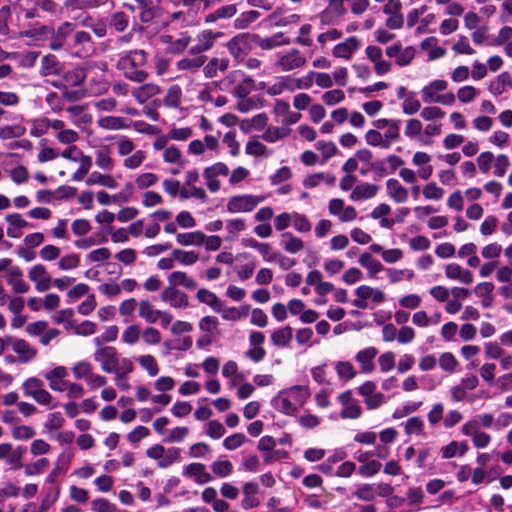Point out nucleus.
<instances>
[{
	"label": "nucleus",
	"mask_w": 512,
	"mask_h": 512,
	"mask_svg": "<svg viewBox=\"0 0 512 512\" xmlns=\"http://www.w3.org/2000/svg\"><path fill=\"white\" fill-rule=\"evenodd\" d=\"M148 54L143 49L130 50L120 55L117 69L130 81L142 83L148 78V73L142 68L147 64Z\"/></svg>",
	"instance_id": "1"
},
{
	"label": "nucleus",
	"mask_w": 512,
	"mask_h": 512,
	"mask_svg": "<svg viewBox=\"0 0 512 512\" xmlns=\"http://www.w3.org/2000/svg\"><path fill=\"white\" fill-rule=\"evenodd\" d=\"M309 386H289L275 396L271 404L282 414L294 415L309 398Z\"/></svg>",
	"instance_id": "2"
},
{
	"label": "nucleus",
	"mask_w": 512,
	"mask_h": 512,
	"mask_svg": "<svg viewBox=\"0 0 512 512\" xmlns=\"http://www.w3.org/2000/svg\"><path fill=\"white\" fill-rule=\"evenodd\" d=\"M224 83L231 87V94L237 98L246 97L255 89V80L241 70L230 72Z\"/></svg>",
	"instance_id": "3"
},
{
	"label": "nucleus",
	"mask_w": 512,
	"mask_h": 512,
	"mask_svg": "<svg viewBox=\"0 0 512 512\" xmlns=\"http://www.w3.org/2000/svg\"><path fill=\"white\" fill-rule=\"evenodd\" d=\"M68 49L79 58H87L94 52V43L91 35L83 30L76 31L71 42L68 44Z\"/></svg>",
	"instance_id": "4"
},
{
	"label": "nucleus",
	"mask_w": 512,
	"mask_h": 512,
	"mask_svg": "<svg viewBox=\"0 0 512 512\" xmlns=\"http://www.w3.org/2000/svg\"><path fill=\"white\" fill-rule=\"evenodd\" d=\"M305 56L298 49H290L287 52L280 53L275 61V67L282 72H289L302 68L306 65Z\"/></svg>",
	"instance_id": "5"
},
{
	"label": "nucleus",
	"mask_w": 512,
	"mask_h": 512,
	"mask_svg": "<svg viewBox=\"0 0 512 512\" xmlns=\"http://www.w3.org/2000/svg\"><path fill=\"white\" fill-rule=\"evenodd\" d=\"M75 30V25L71 22L65 21L57 28L53 27L49 37V48L53 51H59L66 47L68 38Z\"/></svg>",
	"instance_id": "6"
},
{
	"label": "nucleus",
	"mask_w": 512,
	"mask_h": 512,
	"mask_svg": "<svg viewBox=\"0 0 512 512\" xmlns=\"http://www.w3.org/2000/svg\"><path fill=\"white\" fill-rule=\"evenodd\" d=\"M229 174L228 166L223 162H216L203 170V177L206 180V186L210 192L215 193L220 190V181L218 176H227Z\"/></svg>",
	"instance_id": "7"
},
{
	"label": "nucleus",
	"mask_w": 512,
	"mask_h": 512,
	"mask_svg": "<svg viewBox=\"0 0 512 512\" xmlns=\"http://www.w3.org/2000/svg\"><path fill=\"white\" fill-rule=\"evenodd\" d=\"M263 199L254 195H240L233 196L227 203V211L230 213L250 212L252 211Z\"/></svg>",
	"instance_id": "8"
},
{
	"label": "nucleus",
	"mask_w": 512,
	"mask_h": 512,
	"mask_svg": "<svg viewBox=\"0 0 512 512\" xmlns=\"http://www.w3.org/2000/svg\"><path fill=\"white\" fill-rule=\"evenodd\" d=\"M29 279L35 283V289L38 292H44L50 289L52 278L42 264L32 266L28 271Z\"/></svg>",
	"instance_id": "9"
},
{
	"label": "nucleus",
	"mask_w": 512,
	"mask_h": 512,
	"mask_svg": "<svg viewBox=\"0 0 512 512\" xmlns=\"http://www.w3.org/2000/svg\"><path fill=\"white\" fill-rule=\"evenodd\" d=\"M329 213L338 217L341 222H351L356 219L357 211L353 206L345 207L344 201L340 198H333L329 201Z\"/></svg>",
	"instance_id": "10"
},
{
	"label": "nucleus",
	"mask_w": 512,
	"mask_h": 512,
	"mask_svg": "<svg viewBox=\"0 0 512 512\" xmlns=\"http://www.w3.org/2000/svg\"><path fill=\"white\" fill-rule=\"evenodd\" d=\"M359 47L360 40L356 36H350L333 47L332 55L335 58L350 60Z\"/></svg>",
	"instance_id": "11"
},
{
	"label": "nucleus",
	"mask_w": 512,
	"mask_h": 512,
	"mask_svg": "<svg viewBox=\"0 0 512 512\" xmlns=\"http://www.w3.org/2000/svg\"><path fill=\"white\" fill-rule=\"evenodd\" d=\"M161 299L173 308H186L189 305L188 296L175 287L168 286L161 292Z\"/></svg>",
	"instance_id": "12"
},
{
	"label": "nucleus",
	"mask_w": 512,
	"mask_h": 512,
	"mask_svg": "<svg viewBox=\"0 0 512 512\" xmlns=\"http://www.w3.org/2000/svg\"><path fill=\"white\" fill-rule=\"evenodd\" d=\"M183 475L193 478L196 484L203 485L213 480V477L206 472L205 465L202 463H190L184 470Z\"/></svg>",
	"instance_id": "13"
},
{
	"label": "nucleus",
	"mask_w": 512,
	"mask_h": 512,
	"mask_svg": "<svg viewBox=\"0 0 512 512\" xmlns=\"http://www.w3.org/2000/svg\"><path fill=\"white\" fill-rule=\"evenodd\" d=\"M63 71V64L53 54L45 55L40 62L39 73L43 77L59 76Z\"/></svg>",
	"instance_id": "14"
},
{
	"label": "nucleus",
	"mask_w": 512,
	"mask_h": 512,
	"mask_svg": "<svg viewBox=\"0 0 512 512\" xmlns=\"http://www.w3.org/2000/svg\"><path fill=\"white\" fill-rule=\"evenodd\" d=\"M73 373L76 379L85 380L92 384H103L105 382L102 376L92 373V366L88 362H79L73 367Z\"/></svg>",
	"instance_id": "15"
},
{
	"label": "nucleus",
	"mask_w": 512,
	"mask_h": 512,
	"mask_svg": "<svg viewBox=\"0 0 512 512\" xmlns=\"http://www.w3.org/2000/svg\"><path fill=\"white\" fill-rule=\"evenodd\" d=\"M87 77L86 66H76L63 75L64 88H73L82 85Z\"/></svg>",
	"instance_id": "16"
},
{
	"label": "nucleus",
	"mask_w": 512,
	"mask_h": 512,
	"mask_svg": "<svg viewBox=\"0 0 512 512\" xmlns=\"http://www.w3.org/2000/svg\"><path fill=\"white\" fill-rule=\"evenodd\" d=\"M8 341L11 342L13 351L19 355L21 362H28L36 356L37 351L25 340L8 337Z\"/></svg>",
	"instance_id": "17"
},
{
	"label": "nucleus",
	"mask_w": 512,
	"mask_h": 512,
	"mask_svg": "<svg viewBox=\"0 0 512 512\" xmlns=\"http://www.w3.org/2000/svg\"><path fill=\"white\" fill-rule=\"evenodd\" d=\"M207 56H187L176 62V69L178 71H185L196 73L206 63Z\"/></svg>",
	"instance_id": "18"
},
{
	"label": "nucleus",
	"mask_w": 512,
	"mask_h": 512,
	"mask_svg": "<svg viewBox=\"0 0 512 512\" xmlns=\"http://www.w3.org/2000/svg\"><path fill=\"white\" fill-rule=\"evenodd\" d=\"M94 358L100 363L102 369L107 372L111 369L114 361L117 359V352L114 347L106 346L100 347L94 354Z\"/></svg>",
	"instance_id": "19"
},
{
	"label": "nucleus",
	"mask_w": 512,
	"mask_h": 512,
	"mask_svg": "<svg viewBox=\"0 0 512 512\" xmlns=\"http://www.w3.org/2000/svg\"><path fill=\"white\" fill-rule=\"evenodd\" d=\"M445 275L449 279L458 280L464 284H471L473 282V274L467 269H463L459 264L451 263L445 268Z\"/></svg>",
	"instance_id": "20"
},
{
	"label": "nucleus",
	"mask_w": 512,
	"mask_h": 512,
	"mask_svg": "<svg viewBox=\"0 0 512 512\" xmlns=\"http://www.w3.org/2000/svg\"><path fill=\"white\" fill-rule=\"evenodd\" d=\"M298 89L296 78L290 76L280 77L277 82L269 86L266 90L268 95L277 96L284 91H294Z\"/></svg>",
	"instance_id": "21"
},
{
	"label": "nucleus",
	"mask_w": 512,
	"mask_h": 512,
	"mask_svg": "<svg viewBox=\"0 0 512 512\" xmlns=\"http://www.w3.org/2000/svg\"><path fill=\"white\" fill-rule=\"evenodd\" d=\"M388 195L396 203H404L408 199V190L397 179L390 178L386 181Z\"/></svg>",
	"instance_id": "22"
},
{
	"label": "nucleus",
	"mask_w": 512,
	"mask_h": 512,
	"mask_svg": "<svg viewBox=\"0 0 512 512\" xmlns=\"http://www.w3.org/2000/svg\"><path fill=\"white\" fill-rule=\"evenodd\" d=\"M376 386H359V393L365 397V403L369 409H375L385 402V396L374 392Z\"/></svg>",
	"instance_id": "23"
},
{
	"label": "nucleus",
	"mask_w": 512,
	"mask_h": 512,
	"mask_svg": "<svg viewBox=\"0 0 512 512\" xmlns=\"http://www.w3.org/2000/svg\"><path fill=\"white\" fill-rule=\"evenodd\" d=\"M377 192V185L363 182L353 189L352 193L350 194V199L353 201L370 199L373 198Z\"/></svg>",
	"instance_id": "24"
},
{
	"label": "nucleus",
	"mask_w": 512,
	"mask_h": 512,
	"mask_svg": "<svg viewBox=\"0 0 512 512\" xmlns=\"http://www.w3.org/2000/svg\"><path fill=\"white\" fill-rule=\"evenodd\" d=\"M376 355L377 349L374 347H368L357 353L356 360L360 363L362 372L369 373L374 370L373 359Z\"/></svg>",
	"instance_id": "25"
},
{
	"label": "nucleus",
	"mask_w": 512,
	"mask_h": 512,
	"mask_svg": "<svg viewBox=\"0 0 512 512\" xmlns=\"http://www.w3.org/2000/svg\"><path fill=\"white\" fill-rule=\"evenodd\" d=\"M168 281L170 283V286L175 287V288H176V286H183L186 289L193 290L197 286L196 281L192 277H189L183 271L172 272L168 276Z\"/></svg>",
	"instance_id": "26"
},
{
	"label": "nucleus",
	"mask_w": 512,
	"mask_h": 512,
	"mask_svg": "<svg viewBox=\"0 0 512 512\" xmlns=\"http://www.w3.org/2000/svg\"><path fill=\"white\" fill-rule=\"evenodd\" d=\"M132 369L133 364L129 359L117 357L114 364L111 366V369H109L107 373H114L116 375V380L121 381L126 378Z\"/></svg>",
	"instance_id": "27"
},
{
	"label": "nucleus",
	"mask_w": 512,
	"mask_h": 512,
	"mask_svg": "<svg viewBox=\"0 0 512 512\" xmlns=\"http://www.w3.org/2000/svg\"><path fill=\"white\" fill-rule=\"evenodd\" d=\"M196 297L200 303L208 305L214 312L221 310V300L215 293L212 291L201 288L198 290Z\"/></svg>",
	"instance_id": "28"
},
{
	"label": "nucleus",
	"mask_w": 512,
	"mask_h": 512,
	"mask_svg": "<svg viewBox=\"0 0 512 512\" xmlns=\"http://www.w3.org/2000/svg\"><path fill=\"white\" fill-rule=\"evenodd\" d=\"M237 13V6L235 4H228L217 8L215 11L209 13L205 17L206 23H214L221 19H229Z\"/></svg>",
	"instance_id": "29"
},
{
	"label": "nucleus",
	"mask_w": 512,
	"mask_h": 512,
	"mask_svg": "<svg viewBox=\"0 0 512 512\" xmlns=\"http://www.w3.org/2000/svg\"><path fill=\"white\" fill-rule=\"evenodd\" d=\"M159 93H160L159 86L156 84H153V83L144 84L132 91V95L136 98V100L140 104L145 103L149 98H151Z\"/></svg>",
	"instance_id": "30"
},
{
	"label": "nucleus",
	"mask_w": 512,
	"mask_h": 512,
	"mask_svg": "<svg viewBox=\"0 0 512 512\" xmlns=\"http://www.w3.org/2000/svg\"><path fill=\"white\" fill-rule=\"evenodd\" d=\"M205 239L206 235L201 231L179 233L176 236L177 242L183 246H201L204 244Z\"/></svg>",
	"instance_id": "31"
},
{
	"label": "nucleus",
	"mask_w": 512,
	"mask_h": 512,
	"mask_svg": "<svg viewBox=\"0 0 512 512\" xmlns=\"http://www.w3.org/2000/svg\"><path fill=\"white\" fill-rule=\"evenodd\" d=\"M7 283L12 286L15 293H26L29 291V285L22 279V271L14 268L9 272Z\"/></svg>",
	"instance_id": "32"
},
{
	"label": "nucleus",
	"mask_w": 512,
	"mask_h": 512,
	"mask_svg": "<svg viewBox=\"0 0 512 512\" xmlns=\"http://www.w3.org/2000/svg\"><path fill=\"white\" fill-rule=\"evenodd\" d=\"M40 387L41 386H23L24 394L33 397V399L41 405H50L52 400L51 394Z\"/></svg>",
	"instance_id": "33"
},
{
	"label": "nucleus",
	"mask_w": 512,
	"mask_h": 512,
	"mask_svg": "<svg viewBox=\"0 0 512 512\" xmlns=\"http://www.w3.org/2000/svg\"><path fill=\"white\" fill-rule=\"evenodd\" d=\"M138 314L147 323L153 324L159 320L160 310L154 309L147 300H141L138 304Z\"/></svg>",
	"instance_id": "34"
},
{
	"label": "nucleus",
	"mask_w": 512,
	"mask_h": 512,
	"mask_svg": "<svg viewBox=\"0 0 512 512\" xmlns=\"http://www.w3.org/2000/svg\"><path fill=\"white\" fill-rule=\"evenodd\" d=\"M359 264L367 269L370 277L374 278L379 272L383 270V265L373 258L370 253H363L359 258Z\"/></svg>",
	"instance_id": "35"
},
{
	"label": "nucleus",
	"mask_w": 512,
	"mask_h": 512,
	"mask_svg": "<svg viewBox=\"0 0 512 512\" xmlns=\"http://www.w3.org/2000/svg\"><path fill=\"white\" fill-rule=\"evenodd\" d=\"M87 185L99 184L101 186L114 189L117 187L116 180L109 174H101L98 172H92L86 180Z\"/></svg>",
	"instance_id": "36"
},
{
	"label": "nucleus",
	"mask_w": 512,
	"mask_h": 512,
	"mask_svg": "<svg viewBox=\"0 0 512 512\" xmlns=\"http://www.w3.org/2000/svg\"><path fill=\"white\" fill-rule=\"evenodd\" d=\"M109 0H66L67 9H95L104 6Z\"/></svg>",
	"instance_id": "37"
},
{
	"label": "nucleus",
	"mask_w": 512,
	"mask_h": 512,
	"mask_svg": "<svg viewBox=\"0 0 512 512\" xmlns=\"http://www.w3.org/2000/svg\"><path fill=\"white\" fill-rule=\"evenodd\" d=\"M227 48L229 53L235 58L243 57L247 48V41L245 36L239 35L234 37L228 42Z\"/></svg>",
	"instance_id": "38"
},
{
	"label": "nucleus",
	"mask_w": 512,
	"mask_h": 512,
	"mask_svg": "<svg viewBox=\"0 0 512 512\" xmlns=\"http://www.w3.org/2000/svg\"><path fill=\"white\" fill-rule=\"evenodd\" d=\"M292 335V328L290 326H285L272 333L271 341L275 346L285 347L290 343Z\"/></svg>",
	"instance_id": "39"
},
{
	"label": "nucleus",
	"mask_w": 512,
	"mask_h": 512,
	"mask_svg": "<svg viewBox=\"0 0 512 512\" xmlns=\"http://www.w3.org/2000/svg\"><path fill=\"white\" fill-rule=\"evenodd\" d=\"M224 377L231 380L232 384H241L246 381L242 373H238L237 364L234 361H228L222 368Z\"/></svg>",
	"instance_id": "40"
},
{
	"label": "nucleus",
	"mask_w": 512,
	"mask_h": 512,
	"mask_svg": "<svg viewBox=\"0 0 512 512\" xmlns=\"http://www.w3.org/2000/svg\"><path fill=\"white\" fill-rule=\"evenodd\" d=\"M220 32H213L211 30H203L197 35V43L204 49L205 51L210 50L216 41V39L221 36Z\"/></svg>",
	"instance_id": "41"
},
{
	"label": "nucleus",
	"mask_w": 512,
	"mask_h": 512,
	"mask_svg": "<svg viewBox=\"0 0 512 512\" xmlns=\"http://www.w3.org/2000/svg\"><path fill=\"white\" fill-rule=\"evenodd\" d=\"M30 123V135L33 137H41L45 135L49 130V118L39 117L29 121Z\"/></svg>",
	"instance_id": "42"
},
{
	"label": "nucleus",
	"mask_w": 512,
	"mask_h": 512,
	"mask_svg": "<svg viewBox=\"0 0 512 512\" xmlns=\"http://www.w3.org/2000/svg\"><path fill=\"white\" fill-rule=\"evenodd\" d=\"M356 295L360 298L369 299L372 298L373 301L380 303L384 300L385 295L379 289H374L372 287L362 285L356 289Z\"/></svg>",
	"instance_id": "43"
},
{
	"label": "nucleus",
	"mask_w": 512,
	"mask_h": 512,
	"mask_svg": "<svg viewBox=\"0 0 512 512\" xmlns=\"http://www.w3.org/2000/svg\"><path fill=\"white\" fill-rule=\"evenodd\" d=\"M163 160L169 164H177L180 167L185 165L182 152L176 146H169L164 149Z\"/></svg>",
	"instance_id": "44"
},
{
	"label": "nucleus",
	"mask_w": 512,
	"mask_h": 512,
	"mask_svg": "<svg viewBox=\"0 0 512 512\" xmlns=\"http://www.w3.org/2000/svg\"><path fill=\"white\" fill-rule=\"evenodd\" d=\"M129 25V17L124 12H115L111 15L109 20V27L116 32H123Z\"/></svg>",
	"instance_id": "45"
},
{
	"label": "nucleus",
	"mask_w": 512,
	"mask_h": 512,
	"mask_svg": "<svg viewBox=\"0 0 512 512\" xmlns=\"http://www.w3.org/2000/svg\"><path fill=\"white\" fill-rule=\"evenodd\" d=\"M282 237L284 238L282 241L283 248L288 253L295 254L303 249L304 243L300 238L295 237L290 233H285L282 235Z\"/></svg>",
	"instance_id": "46"
},
{
	"label": "nucleus",
	"mask_w": 512,
	"mask_h": 512,
	"mask_svg": "<svg viewBox=\"0 0 512 512\" xmlns=\"http://www.w3.org/2000/svg\"><path fill=\"white\" fill-rule=\"evenodd\" d=\"M260 17V13L256 10H250L241 13L234 21L236 29H246L248 26Z\"/></svg>",
	"instance_id": "47"
},
{
	"label": "nucleus",
	"mask_w": 512,
	"mask_h": 512,
	"mask_svg": "<svg viewBox=\"0 0 512 512\" xmlns=\"http://www.w3.org/2000/svg\"><path fill=\"white\" fill-rule=\"evenodd\" d=\"M210 468L220 478L227 477L233 472V464L229 460H216L211 464Z\"/></svg>",
	"instance_id": "48"
},
{
	"label": "nucleus",
	"mask_w": 512,
	"mask_h": 512,
	"mask_svg": "<svg viewBox=\"0 0 512 512\" xmlns=\"http://www.w3.org/2000/svg\"><path fill=\"white\" fill-rule=\"evenodd\" d=\"M66 111L71 116L72 121L75 125L86 124L90 121V116H88L87 114L84 113V111H85L84 106H81V105L69 106L66 109Z\"/></svg>",
	"instance_id": "49"
},
{
	"label": "nucleus",
	"mask_w": 512,
	"mask_h": 512,
	"mask_svg": "<svg viewBox=\"0 0 512 512\" xmlns=\"http://www.w3.org/2000/svg\"><path fill=\"white\" fill-rule=\"evenodd\" d=\"M96 165L103 170H111L113 168V160L107 147H103L96 151Z\"/></svg>",
	"instance_id": "50"
},
{
	"label": "nucleus",
	"mask_w": 512,
	"mask_h": 512,
	"mask_svg": "<svg viewBox=\"0 0 512 512\" xmlns=\"http://www.w3.org/2000/svg\"><path fill=\"white\" fill-rule=\"evenodd\" d=\"M74 457V452L72 449H65L57 458L55 463V469L59 471V473H66L70 467L71 461Z\"/></svg>",
	"instance_id": "51"
},
{
	"label": "nucleus",
	"mask_w": 512,
	"mask_h": 512,
	"mask_svg": "<svg viewBox=\"0 0 512 512\" xmlns=\"http://www.w3.org/2000/svg\"><path fill=\"white\" fill-rule=\"evenodd\" d=\"M174 259L184 265H193L198 260V254L194 251L175 249L172 251Z\"/></svg>",
	"instance_id": "52"
},
{
	"label": "nucleus",
	"mask_w": 512,
	"mask_h": 512,
	"mask_svg": "<svg viewBox=\"0 0 512 512\" xmlns=\"http://www.w3.org/2000/svg\"><path fill=\"white\" fill-rule=\"evenodd\" d=\"M447 86L448 83L445 80H434L430 82L421 91L423 101L425 103H429L431 91L441 92L444 91L447 88Z\"/></svg>",
	"instance_id": "53"
},
{
	"label": "nucleus",
	"mask_w": 512,
	"mask_h": 512,
	"mask_svg": "<svg viewBox=\"0 0 512 512\" xmlns=\"http://www.w3.org/2000/svg\"><path fill=\"white\" fill-rule=\"evenodd\" d=\"M182 91L178 85L171 86L165 97L164 103L168 107L177 108L180 105Z\"/></svg>",
	"instance_id": "54"
},
{
	"label": "nucleus",
	"mask_w": 512,
	"mask_h": 512,
	"mask_svg": "<svg viewBox=\"0 0 512 512\" xmlns=\"http://www.w3.org/2000/svg\"><path fill=\"white\" fill-rule=\"evenodd\" d=\"M245 152L252 156H269L270 152L267 147L256 139H251L247 142Z\"/></svg>",
	"instance_id": "55"
},
{
	"label": "nucleus",
	"mask_w": 512,
	"mask_h": 512,
	"mask_svg": "<svg viewBox=\"0 0 512 512\" xmlns=\"http://www.w3.org/2000/svg\"><path fill=\"white\" fill-rule=\"evenodd\" d=\"M400 124L401 120L395 119L390 125L387 127V131L385 132L383 139L384 142L387 143V149L391 146L393 141H397L400 138Z\"/></svg>",
	"instance_id": "56"
},
{
	"label": "nucleus",
	"mask_w": 512,
	"mask_h": 512,
	"mask_svg": "<svg viewBox=\"0 0 512 512\" xmlns=\"http://www.w3.org/2000/svg\"><path fill=\"white\" fill-rule=\"evenodd\" d=\"M353 495L362 501H373L376 497V491L372 484H361L358 486Z\"/></svg>",
	"instance_id": "57"
},
{
	"label": "nucleus",
	"mask_w": 512,
	"mask_h": 512,
	"mask_svg": "<svg viewBox=\"0 0 512 512\" xmlns=\"http://www.w3.org/2000/svg\"><path fill=\"white\" fill-rule=\"evenodd\" d=\"M158 182V176L152 172H145L139 174L135 179V184L138 189L144 190L154 186Z\"/></svg>",
	"instance_id": "58"
},
{
	"label": "nucleus",
	"mask_w": 512,
	"mask_h": 512,
	"mask_svg": "<svg viewBox=\"0 0 512 512\" xmlns=\"http://www.w3.org/2000/svg\"><path fill=\"white\" fill-rule=\"evenodd\" d=\"M99 127L106 130H119L124 127L123 120L116 116H105L97 121Z\"/></svg>",
	"instance_id": "59"
},
{
	"label": "nucleus",
	"mask_w": 512,
	"mask_h": 512,
	"mask_svg": "<svg viewBox=\"0 0 512 512\" xmlns=\"http://www.w3.org/2000/svg\"><path fill=\"white\" fill-rule=\"evenodd\" d=\"M140 327L136 324L129 325L122 333L121 339L128 345H133L138 342L140 337Z\"/></svg>",
	"instance_id": "60"
},
{
	"label": "nucleus",
	"mask_w": 512,
	"mask_h": 512,
	"mask_svg": "<svg viewBox=\"0 0 512 512\" xmlns=\"http://www.w3.org/2000/svg\"><path fill=\"white\" fill-rule=\"evenodd\" d=\"M26 451L27 447L23 445L17 446L15 450L11 451L10 456L8 457V463L11 465V469L18 470L23 467L21 460Z\"/></svg>",
	"instance_id": "61"
},
{
	"label": "nucleus",
	"mask_w": 512,
	"mask_h": 512,
	"mask_svg": "<svg viewBox=\"0 0 512 512\" xmlns=\"http://www.w3.org/2000/svg\"><path fill=\"white\" fill-rule=\"evenodd\" d=\"M49 466V460L47 458H40L34 463H30L24 466V473L27 476H34L41 474Z\"/></svg>",
	"instance_id": "62"
},
{
	"label": "nucleus",
	"mask_w": 512,
	"mask_h": 512,
	"mask_svg": "<svg viewBox=\"0 0 512 512\" xmlns=\"http://www.w3.org/2000/svg\"><path fill=\"white\" fill-rule=\"evenodd\" d=\"M191 43V37L182 35L180 38L170 41L168 51L172 54H181L184 52Z\"/></svg>",
	"instance_id": "63"
},
{
	"label": "nucleus",
	"mask_w": 512,
	"mask_h": 512,
	"mask_svg": "<svg viewBox=\"0 0 512 512\" xmlns=\"http://www.w3.org/2000/svg\"><path fill=\"white\" fill-rule=\"evenodd\" d=\"M93 512H117L115 504L105 498H97L91 502Z\"/></svg>",
	"instance_id": "64"
}]
</instances>
